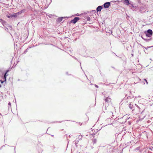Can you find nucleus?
<instances>
[{
    "mask_svg": "<svg viewBox=\"0 0 153 153\" xmlns=\"http://www.w3.org/2000/svg\"><path fill=\"white\" fill-rule=\"evenodd\" d=\"M136 107H137V108H138L140 110V109L141 110V109L140 106L137 105L135 104H133V103L131 102L130 103L129 105V108L131 109L132 110V111L134 110L135 109Z\"/></svg>",
    "mask_w": 153,
    "mask_h": 153,
    "instance_id": "nucleus-1",
    "label": "nucleus"
},
{
    "mask_svg": "<svg viewBox=\"0 0 153 153\" xmlns=\"http://www.w3.org/2000/svg\"><path fill=\"white\" fill-rule=\"evenodd\" d=\"M146 36L147 37H150L152 36L153 32L152 30L149 29L144 31Z\"/></svg>",
    "mask_w": 153,
    "mask_h": 153,
    "instance_id": "nucleus-2",
    "label": "nucleus"
},
{
    "mask_svg": "<svg viewBox=\"0 0 153 153\" xmlns=\"http://www.w3.org/2000/svg\"><path fill=\"white\" fill-rule=\"evenodd\" d=\"M79 19L80 18L79 17H75L74 19L71 20V21L70 22L72 23L73 24H75Z\"/></svg>",
    "mask_w": 153,
    "mask_h": 153,
    "instance_id": "nucleus-3",
    "label": "nucleus"
},
{
    "mask_svg": "<svg viewBox=\"0 0 153 153\" xmlns=\"http://www.w3.org/2000/svg\"><path fill=\"white\" fill-rule=\"evenodd\" d=\"M110 5V2H107L105 3L103 5H102L105 8H108Z\"/></svg>",
    "mask_w": 153,
    "mask_h": 153,
    "instance_id": "nucleus-4",
    "label": "nucleus"
},
{
    "mask_svg": "<svg viewBox=\"0 0 153 153\" xmlns=\"http://www.w3.org/2000/svg\"><path fill=\"white\" fill-rule=\"evenodd\" d=\"M105 101V105L106 104V103L110 102L111 101V99L109 97H106V98L104 99Z\"/></svg>",
    "mask_w": 153,
    "mask_h": 153,
    "instance_id": "nucleus-5",
    "label": "nucleus"
},
{
    "mask_svg": "<svg viewBox=\"0 0 153 153\" xmlns=\"http://www.w3.org/2000/svg\"><path fill=\"white\" fill-rule=\"evenodd\" d=\"M26 9H24L20 11H19L17 12V13H16L17 16L18 15H21L22 13H23L24 12H25L26 11Z\"/></svg>",
    "mask_w": 153,
    "mask_h": 153,
    "instance_id": "nucleus-6",
    "label": "nucleus"
},
{
    "mask_svg": "<svg viewBox=\"0 0 153 153\" xmlns=\"http://www.w3.org/2000/svg\"><path fill=\"white\" fill-rule=\"evenodd\" d=\"M103 6H99L96 8V10L97 12L101 11L102 9V8Z\"/></svg>",
    "mask_w": 153,
    "mask_h": 153,
    "instance_id": "nucleus-7",
    "label": "nucleus"
},
{
    "mask_svg": "<svg viewBox=\"0 0 153 153\" xmlns=\"http://www.w3.org/2000/svg\"><path fill=\"white\" fill-rule=\"evenodd\" d=\"M123 3L127 5H129L130 4L129 0H123Z\"/></svg>",
    "mask_w": 153,
    "mask_h": 153,
    "instance_id": "nucleus-8",
    "label": "nucleus"
},
{
    "mask_svg": "<svg viewBox=\"0 0 153 153\" xmlns=\"http://www.w3.org/2000/svg\"><path fill=\"white\" fill-rule=\"evenodd\" d=\"M46 1V4L47 5H49L51 2V0H45Z\"/></svg>",
    "mask_w": 153,
    "mask_h": 153,
    "instance_id": "nucleus-9",
    "label": "nucleus"
},
{
    "mask_svg": "<svg viewBox=\"0 0 153 153\" xmlns=\"http://www.w3.org/2000/svg\"><path fill=\"white\" fill-rule=\"evenodd\" d=\"M141 37L142 39H143V40H144L146 42H149V41H150L151 39V38L149 39H146L145 38H144L143 36H141Z\"/></svg>",
    "mask_w": 153,
    "mask_h": 153,
    "instance_id": "nucleus-10",
    "label": "nucleus"
},
{
    "mask_svg": "<svg viewBox=\"0 0 153 153\" xmlns=\"http://www.w3.org/2000/svg\"><path fill=\"white\" fill-rule=\"evenodd\" d=\"M0 21L3 25H5L6 24V22L4 20L2 19H0Z\"/></svg>",
    "mask_w": 153,
    "mask_h": 153,
    "instance_id": "nucleus-11",
    "label": "nucleus"
},
{
    "mask_svg": "<svg viewBox=\"0 0 153 153\" xmlns=\"http://www.w3.org/2000/svg\"><path fill=\"white\" fill-rule=\"evenodd\" d=\"M63 17H60L58 18L57 20V22H61L62 20Z\"/></svg>",
    "mask_w": 153,
    "mask_h": 153,
    "instance_id": "nucleus-12",
    "label": "nucleus"
},
{
    "mask_svg": "<svg viewBox=\"0 0 153 153\" xmlns=\"http://www.w3.org/2000/svg\"><path fill=\"white\" fill-rule=\"evenodd\" d=\"M14 14H10V16L11 17H17V15H16V13H14Z\"/></svg>",
    "mask_w": 153,
    "mask_h": 153,
    "instance_id": "nucleus-13",
    "label": "nucleus"
},
{
    "mask_svg": "<svg viewBox=\"0 0 153 153\" xmlns=\"http://www.w3.org/2000/svg\"><path fill=\"white\" fill-rule=\"evenodd\" d=\"M8 108H11V103L10 102H9L8 103Z\"/></svg>",
    "mask_w": 153,
    "mask_h": 153,
    "instance_id": "nucleus-14",
    "label": "nucleus"
},
{
    "mask_svg": "<svg viewBox=\"0 0 153 153\" xmlns=\"http://www.w3.org/2000/svg\"><path fill=\"white\" fill-rule=\"evenodd\" d=\"M143 7H140L139 9V11L140 12V13H143L142 10L143 9Z\"/></svg>",
    "mask_w": 153,
    "mask_h": 153,
    "instance_id": "nucleus-15",
    "label": "nucleus"
},
{
    "mask_svg": "<svg viewBox=\"0 0 153 153\" xmlns=\"http://www.w3.org/2000/svg\"><path fill=\"white\" fill-rule=\"evenodd\" d=\"M6 77L5 76H4L3 77V79L4 80V81L6 82Z\"/></svg>",
    "mask_w": 153,
    "mask_h": 153,
    "instance_id": "nucleus-16",
    "label": "nucleus"
},
{
    "mask_svg": "<svg viewBox=\"0 0 153 153\" xmlns=\"http://www.w3.org/2000/svg\"><path fill=\"white\" fill-rule=\"evenodd\" d=\"M79 140H75V144L76 145L77 144V143H78L79 141Z\"/></svg>",
    "mask_w": 153,
    "mask_h": 153,
    "instance_id": "nucleus-17",
    "label": "nucleus"
},
{
    "mask_svg": "<svg viewBox=\"0 0 153 153\" xmlns=\"http://www.w3.org/2000/svg\"><path fill=\"white\" fill-rule=\"evenodd\" d=\"M86 20H87V21H90V20H91V18H90V17L88 16H87V17L86 18Z\"/></svg>",
    "mask_w": 153,
    "mask_h": 153,
    "instance_id": "nucleus-18",
    "label": "nucleus"
},
{
    "mask_svg": "<svg viewBox=\"0 0 153 153\" xmlns=\"http://www.w3.org/2000/svg\"><path fill=\"white\" fill-rule=\"evenodd\" d=\"M97 140L96 139H95L93 140V144L96 143L97 142Z\"/></svg>",
    "mask_w": 153,
    "mask_h": 153,
    "instance_id": "nucleus-19",
    "label": "nucleus"
},
{
    "mask_svg": "<svg viewBox=\"0 0 153 153\" xmlns=\"http://www.w3.org/2000/svg\"><path fill=\"white\" fill-rule=\"evenodd\" d=\"M82 137L81 135H79L78 137V140H79L82 139Z\"/></svg>",
    "mask_w": 153,
    "mask_h": 153,
    "instance_id": "nucleus-20",
    "label": "nucleus"
},
{
    "mask_svg": "<svg viewBox=\"0 0 153 153\" xmlns=\"http://www.w3.org/2000/svg\"><path fill=\"white\" fill-rule=\"evenodd\" d=\"M100 130H100H98V131H99V130ZM98 131H96L95 133H92L91 134V135H92L94 137V135H95V134H96V132H97Z\"/></svg>",
    "mask_w": 153,
    "mask_h": 153,
    "instance_id": "nucleus-21",
    "label": "nucleus"
},
{
    "mask_svg": "<svg viewBox=\"0 0 153 153\" xmlns=\"http://www.w3.org/2000/svg\"><path fill=\"white\" fill-rule=\"evenodd\" d=\"M28 49V48H27L24 51V53L25 54L26 53Z\"/></svg>",
    "mask_w": 153,
    "mask_h": 153,
    "instance_id": "nucleus-22",
    "label": "nucleus"
},
{
    "mask_svg": "<svg viewBox=\"0 0 153 153\" xmlns=\"http://www.w3.org/2000/svg\"><path fill=\"white\" fill-rule=\"evenodd\" d=\"M143 80H144V81H145V82H146V84L147 85V84H148V82H147V80L146 79H143Z\"/></svg>",
    "mask_w": 153,
    "mask_h": 153,
    "instance_id": "nucleus-23",
    "label": "nucleus"
},
{
    "mask_svg": "<svg viewBox=\"0 0 153 153\" xmlns=\"http://www.w3.org/2000/svg\"><path fill=\"white\" fill-rule=\"evenodd\" d=\"M153 47V46H151L147 47L146 48H145L146 49H147L149 48H151Z\"/></svg>",
    "mask_w": 153,
    "mask_h": 153,
    "instance_id": "nucleus-24",
    "label": "nucleus"
},
{
    "mask_svg": "<svg viewBox=\"0 0 153 153\" xmlns=\"http://www.w3.org/2000/svg\"><path fill=\"white\" fill-rule=\"evenodd\" d=\"M6 16L7 17L9 18H11V17L10 16V14L9 15H7Z\"/></svg>",
    "mask_w": 153,
    "mask_h": 153,
    "instance_id": "nucleus-25",
    "label": "nucleus"
},
{
    "mask_svg": "<svg viewBox=\"0 0 153 153\" xmlns=\"http://www.w3.org/2000/svg\"><path fill=\"white\" fill-rule=\"evenodd\" d=\"M0 82L1 84H2L4 82H5V81H4V80H0Z\"/></svg>",
    "mask_w": 153,
    "mask_h": 153,
    "instance_id": "nucleus-26",
    "label": "nucleus"
},
{
    "mask_svg": "<svg viewBox=\"0 0 153 153\" xmlns=\"http://www.w3.org/2000/svg\"><path fill=\"white\" fill-rule=\"evenodd\" d=\"M140 148L139 147H137L135 149V150H138L140 149Z\"/></svg>",
    "mask_w": 153,
    "mask_h": 153,
    "instance_id": "nucleus-27",
    "label": "nucleus"
},
{
    "mask_svg": "<svg viewBox=\"0 0 153 153\" xmlns=\"http://www.w3.org/2000/svg\"><path fill=\"white\" fill-rule=\"evenodd\" d=\"M130 3V5L131 6L133 7H134V6H133V4H131V2Z\"/></svg>",
    "mask_w": 153,
    "mask_h": 153,
    "instance_id": "nucleus-28",
    "label": "nucleus"
},
{
    "mask_svg": "<svg viewBox=\"0 0 153 153\" xmlns=\"http://www.w3.org/2000/svg\"><path fill=\"white\" fill-rule=\"evenodd\" d=\"M2 96L0 94V101L2 99Z\"/></svg>",
    "mask_w": 153,
    "mask_h": 153,
    "instance_id": "nucleus-29",
    "label": "nucleus"
},
{
    "mask_svg": "<svg viewBox=\"0 0 153 153\" xmlns=\"http://www.w3.org/2000/svg\"><path fill=\"white\" fill-rule=\"evenodd\" d=\"M5 30L7 31H8V28H7V27H6L5 29Z\"/></svg>",
    "mask_w": 153,
    "mask_h": 153,
    "instance_id": "nucleus-30",
    "label": "nucleus"
},
{
    "mask_svg": "<svg viewBox=\"0 0 153 153\" xmlns=\"http://www.w3.org/2000/svg\"><path fill=\"white\" fill-rule=\"evenodd\" d=\"M4 76H7V74H6V73L5 72Z\"/></svg>",
    "mask_w": 153,
    "mask_h": 153,
    "instance_id": "nucleus-31",
    "label": "nucleus"
},
{
    "mask_svg": "<svg viewBox=\"0 0 153 153\" xmlns=\"http://www.w3.org/2000/svg\"><path fill=\"white\" fill-rule=\"evenodd\" d=\"M95 86L96 88H98V86L97 85L95 84Z\"/></svg>",
    "mask_w": 153,
    "mask_h": 153,
    "instance_id": "nucleus-32",
    "label": "nucleus"
},
{
    "mask_svg": "<svg viewBox=\"0 0 153 153\" xmlns=\"http://www.w3.org/2000/svg\"><path fill=\"white\" fill-rule=\"evenodd\" d=\"M63 17V19H65L68 18L67 17Z\"/></svg>",
    "mask_w": 153,
    "mask_h": 153,
    "instance_id": "nucleus-33",
    "label": "nucleus"
},
{
    "mask_svg": "<svg viewBox=\"0 0 153 153\" xmlns=\"http://www.w3.org/2000/svg\"><path fill=\"white\" fill-rule=\"evenodd\" d=\"M8 70H7L5 72L6 73V74H7V72H8Z\"/></svg>",
    "mask_w": 153,
    "mask_h": 153,
    "instance_id": "nucleus-34",
    "label": "nucleus"
},
{
    "mask_svg": "<svg viewBox=\"0 0 153 153\" xmlns=\"http://www.w3.org/2000/svg\"><path fill=\"white\" fill-rule=\"evenodd\" d=\"M76 16H79V14H78V13H77L76 15Z\"/></svg>",
    "mask_w": 153,
    "mask_h": 153,
    "instance_id": "nucleus-35",
    "label": "nucleus"
},
{
    "mask_svg": "<svg viewBox=\"0 0 153 153\" xmlns=\"http://www.w3.org/2000/svg\"><path fill=\"white\" fill-rule=\"evenodd\" d=\"M144 111V110H143L142 111V112H141V114H142V113H143V112Z\"/></svg>",
    "mask_w": 153,
    "mask_h": 153,
    "instance_id": "nucleus-36",
    "label": "nucleus"
},
{
    "mask_svg": "<svg viewBox=\"0 0 153 153\" xmlns=\"http://www.w3.org/2000/svg\"><path fill=\"white\" fill-rule=\"evenodd\" d=\"M134 56V55L132 54H131V56Z\"/></svg>",
    "mask_w": 153,
    "mask_h": 153,
    "instance_id": "nucleus-37",
    "label": "nucleus"
},
{
    "mask_svg": "<svg viewBox=\"0 0 153 153\" xmlns=\"http://www.w3.org/2000/svg\"><path fill=\"white\" fill-rule=\"evenodd\" d=\"M1 84L0 85V88H1Z\"/></svg>",
    "mask_w": 153,
    "mask_h": 153,
    "instance_id": "nucleus-38",
    "label": "nucleus"
},
{
    "mask_svg": "<svg viewBox=\"0 0 153 153\" xmlns=\"http://www.w3.org/2000/svg\"><path fill=\"white\" fill-rule=\"evenodd\" d=\"M114 1V2H117V1Z\"/></svg>",
    "mask_w": 153,
    "mask_h": 153,
    "instance_id": "nucleus-39",
    "label": "nucleus"
},
{
    "mask_svg": "<svg viewBox=\"0 0 153 153\" xmlns=\"http://www.w3.org/2000/svg\"><path fill=\"white\" fill-rule=\"evenodd\" d=\"M66 74H68V72H66Z\"/></svg>",
    "mask_w": 153,
    "mask_h": 153,
    "instance_id": "nucleus-40",
    "label": "nucleus"
},
{
    "mask_svg": "<svg viewBox=\"0 0 153 153\" xmlns=\"http://www.w3.org/2000/svg\"><path fill=\"white\" fill-rule=\"evenodd\" d=\"M143 82V84H145V83L144 82Z\"/></svg>",
    "mask_w": 153,
    "mask_h": 153,
    "instance_id": "nucleus-41",
    "label": "nucleus"
},
{
    "mask_svg": "<svg viewBox=\"0 0 153 153\" xmlns=\"http://www.w3.org/2000/svg\"><path fill=\"white\" fill-rule=\"evenodd\" d=\"M74 58H75L76 59H77L76 58V57H74Z\"/></svg>",
    "mask_w": 153,
    "mask_h": 153,
    "instance_id": "nucleus-42",
    "label": "nucleus"
},
{
    "mask_svg": "<svg viewBox=\"0 0 153 153\" xmlns=\"http://www.w3.org/2000/svg\"><path fill=\"white\" fill-rule=\"evenodd\" d=\"M14 150H15V148Z\"/></svg>",
    "mask_w": 153,
    "mask_h": 153,
    "instance_id": "nucleus-43",
    "label": "nucleus"
},
{
    "mask_svg": "<svg viewBox=\"0 0 153 153\" xmlns=\"http://www.w3.org/2000/svg\"><path fill=\"white\" fill-rule=\"evenodd\" d=\"M149 153H152L150 152H149Z\"/></svg>",
    "mask_w": 153,
    "mask_h": 153,
    "instance_id": "nucleus-44",
    "label": "nucleus"
},
{
    "mask_svg": "<svg viewBox=\"0 0 153 153\" xmlns=\"http://www.w3.org/2000/svg\"><path fill=\"white\" fill-rule=\"evenodd\" d=\"M80 65H81V63H80Z\"/></svg>",
    "mask_w": 153,
    "mask_h": 153,
    "instance_id": "nucleus-45",
    "label": "nucleus"
},
{
    "mask_svg": "<svg viewBox=\"0 0 153 153\" xmlns=\"http://www.w3.org/2000/svg\"><path fill=\"white\" fill-rule=\"evenodd\" d=\"M1 150V149H0V150Z\"/></svg>",
    "mask_w": 153,
    "mask_h": 153,
    "instance_id": "nucleus-46",
    "label": "nucleus"
}]
</instances>
